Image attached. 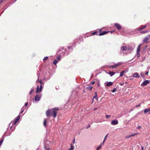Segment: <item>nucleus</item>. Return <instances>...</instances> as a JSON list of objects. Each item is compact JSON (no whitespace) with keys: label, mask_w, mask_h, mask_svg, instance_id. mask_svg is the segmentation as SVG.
Wrapping results in <instances>:
<instances>
[{"label":"nucleus","mask_w":150,"mask_h":150,"mask_svg":"<svg viewBox=\"0 0 150 150\" xmlns=\"http://www.w3.org/2000/svg\"><path fill=\"white\" fill-rule=\"evenodd\" d=\"M42 85H40V88H39V86H38L37 87V89L36 93H37L38 92H41L42 91Z\"/></svg>","instance_id":"5"},{"label":"nucleus","mask_w":150,"mask_h":150,"mask_svg":"<svg viewBox=\"0 0 150 150\" xmlns=\"http://www.w3.org/2000/svg\"><path fill=\"white\" fill-rule=\"evenodd\" d=\"M105 83L107 86H112L113 85V83L112 82L106 81Z\"/></svg>","instance_id":"10"},{"label":"nucleus","mask_w":150,"mask_h":150,"mask_svg":"<svg viewBox=\"0 0 150 150\" xmlns=\"http://www.w3.org/2000/svg\"><path fill=\"white\" fill-rule=\"evenodd\" d=\"M147 24H146L144 25L142 27H139V28H136V30H139V31L142 30L145 28L147 26Z\"/></svg>","instance_id":"11"},{"label":"nucleus","mask_w":150,"mask_h":150,"mask_svg":"<svg viewBox=\"0 0 150 150\" xmlns=\"http://www.w3.org/2000/svg\"><path fill=\"white\" fill-rule=\"evenodd\" d=\"M95 95H97V92L96 91H95Z\"/></svg>","instance_id":"53"},{"label":"nucleus","mask_w":150,"mask_h":150,"mask_svg":"<svg viewBox=\"0 0 150 150\" xmlns=\"http://www.w3.org/2000/svg\"><path fill=\"white\" fill-rule=\"evenodd\" d=\"M59 110V108L58 107H55L51 110V111L52 112V116L53 115L54 118L55 117L57 116V112L55 111H58Z\"/></svg>","instance_id":"1"},{"label":"nucleus","mask_w":150,"mask_h":150,"mask_svg":"<svg viewBox=\"0 0 150 150\" xmlns=\"http://www.w3.org/2000/svg\"><path fill=\"white\" fill-rule=\"evenodd\" d=\"M4 139H1V141H0V146H1L3 141Z\"/></svg>","instance_id":"41"},{"label":"nucleus","mask_w":150,"mask_h":150,"mask_svg":"<svg viewBox=\"0 0 150 150\" xmlns=\"http://www.w3.org/2000/svg\"><path fill=\"white\" fill-rule=\"evenodd\" d=\"M149 83H150V80H146L145 81H144L141 84V86H145L147 85Z\"/></svg>","instance_id":"4"},{"label":"nucleus","mask_w":150,"mask_h":150,"mask_svg":"<svg viewBox=\"0 0 150 150\" xmlns=\"http://www.w3.org/2000/svg\"><path fill=\"white\" fill-rule=\"evenodd\" d=\"M99 85H100V84H98V86H99Z\"/></svg>","instance_id":"62"},{"label":"nucleus","mask_w":150,"mask_h":150,"mask_svg":"<svg viewBox=\"0 0 150 150\" xmlns=\"http://www.w3.org/2000/svg\"><path fill=\"white\" fill-rule=\"evenodd\" d=\"M37 81L38 82H39L40 83V85H42V82L41 79H40V80L39 79V76L38 77V80Z\"/></svg>","instance_id":"29"},{"label":"nucleus","mask_w":150,"mask_h":150,"mask_svg":"<svg viewBox=\"0 0 150 150\" xmlns=\"http://www.w3.org/2000/svg\"><path fill=\"white\" fill-rule=\"evenodd\" d=\"M133 77L134 78H139L140 77V75L137 73H135L134 74Z\"/></svg>","instance_id":"13"},{"label":"nucleus","mask_w":150,"mask_h":150,"mask_svg":"<svg viewBox=\"0 0 150 150\" xmlns=\"http://www.w3.org/2000/svg\"><path fill=\"white\" fill-rule=\"evenodd\" d=\"M115 73L113 71H109L108 72V74L110 75V76H112L115 74Z\"/></svg>","instance_id":"17"},{"label":"nucleus","mask_w":150,"mask_h":150,"mask_svg":"<svg viewBox=\"0 0 150 150\" xmlns=\"http://www.w3.org/2000/svg\"><path fill=\"white\" fill-rule=\"evenodd\" d=\"M111 117V115H106L105 116V117L107 118H108Z\"/></svg>","instance_id":"37"},{"label":"nucleus","mask_w":150,"mask_h":150,"mask_svg":"<svg viewBox=\"0 0 150 150\" xmlns=\"http://www.w3.org/2000/svg\"><path fill=\"white\" fill-rule=\"evenodd\" d=\"M149 40V38L148 37L145 38H144L143 40V42H147Z\"/></svg>","instance_id":"25"},{"label":"nucleus","mask_w":150,"mask_h":150,"mask_svg":"<svg viewBox=\"0 0 150 150\" xmlns=\"http://www.w3.org/2000/svg\"><path fill=\"white\" fill-rule=\"evenodd\" d=\"M141 45V44H140L138 46L137 49V52H140V50H141V48H140Z\"/></svg>","instance_id":"16"},{"label":"nucleus","mask_w":150,"mask_h":150,"mask_svg":"<svg viewBox=\"0 0 150 150\" xmlns=\"http://www.w3.org/2000/svg\"><path fill=\"white\" fill-rule=\"evenodd\" d=\"M47 120L46 119H45L44 120V122H43V125L45 127H46L47 126Z\"/></svg>","instance_id":"18"},{"label":"nucleus","mask_w":150,"mask_h":150,"mask_svg":"<svg viewBox=\"0 0 150 150\" xmlns=\"http://www.w3.org/2000/svg\"><path fill=\"white\" fill-rule=\"evenodd\" d=\"M74 148V145L72 144H71V148L69 149L68 150H73Z\"/></svg>","instance_id":"20"},{"label":"nucleus","mask_w":150,"mask_h":150,"mask_svg":"<svg viewBox=\"0 0 150 150\" xmlns=\"http://www.w3.org/2000/svg\"><path fill=\"white\" fill-rule=\"evenodd\" d=\"M75 139H74L73 141V143L74 144V143H75Z\"/></svg>","instance_id":"52"},{"label":"nucleus","mask_w":150,"mask_h":150,"mask_svg":"<svg viewBox=\"0 0 150 150\" xmlns=\"http://www.w3.org/2000/svg\"><path fill=\"white\" fill-rule=\"evenodd\" d=\"M99 85H100V84H98V86H99Z\"/></svg>","instance_id":"61"},{"label":"nucleus","mask_w":150,"mask_h":150,"mask_svg":"<svg viewBox=\"0 0 150 150\" xmlns=\"http://www.w3.org/2000/svg\"><path fill=\"white\" fill-rule=\"evenodd\" d=\"M93 98L96 99V100H97L98 99V97H97V95L94 96L93 97Z\"/></svg>","instance_id":"35"},{"label":"nucleus","mask_w":150,"mask_h":150,"mask_svg":"<svg viewBox=\"0 0 150 150\" xmlns=\"http://www.w3.org/2000/svg\"><path fill=\"white\" fill-rule=\"evenodd\" d=\"M20 118V115H18L17 117L15 119V121L12 123L13 124L15 125L18 122Z\"/></svg>","instance_id":"8"},{"label":"nucleus","mask_w":150,"mask_h":150,"mask_svg":"<svg viewBox=\"0 0 150 150\" xmlns=\"http://www.w3.org/2000/svg\"><path fill=\"white\" fill-rule=\"evenodd\" d=\"M52 113L51 110H50L49 109L46 112V115L47 117H51L52 116Z\"/></svg>","instance_id":"6"},{"label":"nucleus","mask_w":150,"mask_h":150,"mask_svg":"<svg viewBox=\"0 0 150 150\" xmlns=\"http://www.w3.org/2000/svg\"><path fill=\"white\" fill-rule=\"evenodd\" d=\"M146 48H147V46H145L144 47V50H145L146 49Z\"/></svg>","instance_id":"49"},{"label":"nucleus","mask_w":150,"mask_h":150,"mask_svg":"<svg viewBox=\"0 0 150 150\" xmlns=\"http://www.w3.org/2000/svg\"><path fill=\"white\" fill-rule=\"evenodd\" d=\"M63 50V51H62V52H64V49H63V48H62V50Z\"/></svg>","instance_id":"58"},{"label":"nucleus","mask_w":150,"mask_h":150,"mask_svg":"<svg viewBox=\"0 0 150 150\" xmlns=\"http://www.w3.org/2000/svg\"><path fill=\"white\" fill-rule=\"evenodd\" d=\"M57 62V60H56V59H55L53 61V63L54 64L56 65Z\"/></svg>","instance_id":"30"},{"label":"nucleus","mask_w":150,"mask_h":150,"mask_svg":"<svg viewBox=\"0 0 150 150\" xmlns=\"http://www.w3.org/2000/svg\"><path fill=\"white\" fill-rule=\"evenodd\" d=\"M148 31L147 30L142 31L140 32V33L142 34L145 33H147Z\"/></svg>","instance_id":"27"},{"label":"nucleus","mask_w":150,"mask_h":150,"mask_svg":"<svg viewBox=\"0 0 150 150\" xmlns=\"http://www.w3.org/2000/svg\"><path fill=\"white\" fill-rule=\"evenodd\" d=\"M145 58L146 57L145 56L142 57L141 59L139 61H140L141 62H142L143 61H144L145 60Z\"/></svg>","instance_id":"24"},{"label":"nucleus","mask_w":150,"mask_h":150,"mask_svg":"<svg viewBox=\"0 0 150 150\" xmlns=\"http://www.w3.org/2000/svg\"><path fill=\"white\" fill-rule=\"evenodd\" d=\"M97 108H94V110H97Z\"/></svg>","instance_id":"55"},{"label":"nucleus","mask_w":150,"mask_h":150,"mask_svg":"<svg viewBox=\"0 0 150 150\" xmlns=\"http://www.w3.org/2000/svg\"><path fill=\"white\" fill-rule=\"evenodd\" d=\"M120 85L121 86H123L124 85V83H120Z\"/></svg>","instance_id":"45"},{"label":"nucleus","mask_w":150,"mask_h":150,"mask_svg":"<svg viewBox=\"0 0 150 150\" xmlns=\"http://www.w3.org/2000/svg\"><path fill=\"white\" fill-rule=\"evenodd\" d=\"M122 64V62H118L114 65L109 66V67L111 69H115L116 67L121 65Z\"/></svg>","instance_id":"2"},{"label":"nucleus","mask_w":150,"mask_h":150,"mask_svg":"<svg viewBox=\"0 0 150 150\" xmlns=\"http://www.w3.org/2000/svg\"><path fill=\"white\" fill-rule=\"evenodd\" d=\"M3 0H1V2H0V3Z\"/></svg>","instance_id":"60"},{"label":"nucleus","mask_w":150,"mask_h":150,"mask_svg":"<svg viewBox=\"0 0 150 150\" xmlns=\"http://www.w3.org/2000/svg\"><path fill=\"white\" fill-rule=\"evenodd\" d=\"M115 26L116 27L117 29L118 30H120L121 29V26L117 23H115Z\"/></svg>","instance_id":"9"},{"label":"nucleus","mask_w":150,"mask_h":150,"mask_svg":"<svg viewBox=\"0 0 150 150\" xmlns=\"http://www.w3.org/2000/svg\"><path fill=\"white\" fill-rule=\"evenodd\" d=\"M142 150H143V146H141Z\"/></svg>","instance_id":"56"},{"label":"nucleus","mask_w":150,"mask_h":150,"mask_svg":"<svg viewBox=\"0 0 150 150\" xmlns=\"http://www.w3.org/2000/svg\"><path fill=\"white\" fill-rule=\"evenodd\" d=\"M57 59L58 60H60V55L58 56L57 57Z\"/></svg>","instance_id":"39"},{"label":"nucleus","mask_w":150,"mask_h":150,"mask_svg":"<svg viewBox=\"0 0 150 150\" xmlns=\"http://www.w3.org/2000/svg\"><path fill=\"white\" fill-rule=\"evenodd\" d=\"M141 76L144 78H145V76L144 74L143 73H141Z\"/></svg>","instance_id":"33"},{"label":"nucleus","mask_w":150,"mask_h":150,"mask_svg":"<svg viewBox=\"0 0 150 150\" xmlns=\"http://www.w3.org/2000/svg\"><path fill=\"white\" fill-rule=\"evenodd\" d=\"M136 134H137L136 133H134V134H130V135L131 136V137H132L134 136Z\"/></svg>","instance_id":"38"},{"label":"nucleus","mask_w":150,"mask_h":150,"mask_svg":"<svg viewBox=\"0 0 150 150\" xmlns=\"http://www.w3.org/2000/svg\"><path fill=\"white\" fill-rule=\"evenodd\" d=\"M150 111V108L146 109L144 110V113H146Z\"/></svg>","instance_id":"19"},{"label":"nucleus","mask_w":150,"mask_h":150,"mask_svg":"<svg viewBox=\"0 0 150 150\" xmlns=\"http://www.w3.org/2000/svg\"><path fill=\"white\" fill-rule=\"evenodd\" d=\"M127 50H133L134 47H132L131 46L128 45L127 47Z\"/></svg>","instance_id":"14"},{"label":"nucleus","mask_w":150,"mask_h":150,"mask_svg":"<svg viewBox=\"0 0 150 150\" xmlns=\"http://www.w3.org/2000/svg\"><path fill=\"white\" fill-rule=\"evenodd\" d=\"M116 91V88H114L112 91L111 92L112 93H114Z\"/></svg>","instance_id":"36"},{"label":"nucleus","mask_w":150,"mask_h":150,"mask_svg":"<svg viewBox=\"0 0 150 150\" xmlns=\"http://www.w3.org/2000/svg\"><path fill=\"white\" fill-rule=\"evenodd\" d=\"M45 150H49V148H45Z\"/></svg>","instance_id":"51"},{"label":"nucleus","mask_w":150,"mask_h":150,"mask_svg":"<svg viewBox=\"0 0 150 150\" xmlns=\"http://www.w3.org/2000/svg\"><path fill=\"white\" fill-rule=\"evenodd\" d=\"M28 102H27L25 103V106H27L28 105Z\"/></svg>","instance_id":"44"},{"label":"nucleus","mask_w":150,"mask_h":150,"mask_svg":"<svg viewBox=\"0 0 150 150\" xmlns=\"http://www.w3.org/2000/svg\"><path fill=\"white\" fill-rule=\"evenodd\" d=\"M33 90H34V88H31L30 91L29 93L30 95L32 93L33 91Z\"/></svg>","instance_id":"32"},{"label":"nucleus","mask_w":150,"mask_h":150,"mask_svg":"<svg viewBox=\"0 0 150 150\" xmlns=\"http://www.w3.org/2000/svg\"><path fill=\"white\" fill-rule=\"evenodd\" d=\"M125 73H126V71H122V72H121L120 73V77L122 76Z\"/></svg>","instance_id":"21"},{"label":"nucleus","mask_w":150,"mask_h":150,"mask_svg":"<svg viewBox=\"0 0 150 150\" xmlns=\"http://www.w3.org/2000/svg\"><path fill=\"white\" fill-rule=\"evenodd\" d=\"M140 104H139V105H136V107H139V106H140Z\"/></svg>","instance_id":"50"},{"label":"nucleus","mask_w":150,"mask_h":150,"mask_svg":"<svg viewBox=\"0 0 150 150\" xmlns=\"http://www.w3.org/2000/svg\"><path fill=\"white\" fill-rule=\"evenodd\" d=\"M108 134L106 135V136H105V137L104 138V140L103 141V144L104 142H105V141L106 140L107 137H108Z\"/></svg>","instance_id":"31"},{"label":"nucleus","mask_w":150,"mask_h":150,"mask_svg":"<svg viewBox=\"0 0 150 150\" xmlns=\"http://www.w3.org/2000/svg\"><path fill=\"white\" fill-rule=\"evenodd\" d=\"M21 111L20 113V114H21V113H22L23 111H24V110L22 108H21Z\"/></svg>","instance_id":"43"},{"label":"nucleus","mask_w":150,"mask_h":150,"mask_svg":"<svg viewBox=\"0 0 150 150\" xmlns=\"http://www.w3.org/2000/svg\"><path fill=\"white\" fill-rule=\"evenodd\" d=\"M148 73H149V72H148V71H146V73H145V75H147V74H148Z\"/></svg>","instance_id":"47"},{"label":"nucleus","mask_w":150,"mask_h":150,"mask_svg":"<svg viewBox=\"0 0 150 150\" xmlns=\"http://www.w3.org/2000/svg\"><path fill=\"white\" fill-rule=\"evenodd\" d=\"M92 88L93 87L92 86H88V87H87L86 88V89H87V90H88L89 91H91L92 90Z\"/></svg>","instance_id":"23"},{"label":"nucleus","mask_w":150,"mask_h":150,"mask_svg":"<svg viewBox=\"0 0 150 150\" xmlns=\"http://www.w3.org/2000/svg\"><path fill=\"white\" fill-rule=\"evenodd\" d=\"M68 49L69 50V52H71L72 51V48L71 46H68L67 47Z\"/></svg>","instance_id":"26"},{"label":"nucleus","mask_w":150,"mask_h":150,"mask_svg":"<svg viewBox=\"0 0 150 150\" xmlns=\"http://www.w3.org/2000/svg\"><path fill=\"white\" fill-rule=\"evenodd\" d=\"M67 49H65L64 50L65 52H67Z\"/></svg>","instance_id":"54"},{"label":"nucleus","mask_w":150,"mask_h":150,"mask_svg":"<svg viewBox=\"0 0 150 150\" xmlns=\"http://www.w3.org/2000/svg\"><path fill=\"white\" fill-rule=\"evenodd\" d=\"M109 32L106 31H103L102 33H99L98 35L99 36H101L103 35H105L107 33Z\"/></svg>","instance_id":"12"},{"label":"nucleus","mask_w":150,"mask_h":150,"mask_svg":"<svg viewBox=\"0 0 150 150\" xmlns=\"http://www.w3.org/2000/svg\"><path fill=\"white\" fill-rule=\"evenodd\" d=\"M141 128V127L140 126H138L137 127V128L138 129H140Z\"/></svg>","instance_id":"46"},{"label":"nucleus","mask_w":150,"mask_h":150,"mask_svg":"<svg viewBox=\"0 0 150 150\" xmlns=\"http://www.w3.org/2000/svg\"><path fill=\"white\" fill-rule=\"evenodd\" d=\"M140 52H137V57H140Z\"/></svg>","instance_id":"34"},{"label":"nucleus","mask_w":150,"mask_h":150,"mask_svg":"<svg viewBox=\"0 0 150 150\" xmlns=\"http://www.w3.org/2000/svg\"><path fill=\"white\" fill-rule=\"evenodd\" d=\"M48 58V57H45L43 59V61H45Z\"/></svg>","instance_id":"40"},{"label":"nucleus","mask_w":150,"mask_h":150,"mask_svg":"<svg viewBox=\"0 0 150 150\" xmlns=\"http://www.w3.org/2000/svg\"><path fill=\"white\" fill-rule=\"evenodd\" d=\"M121 49L123 51H126L127 50V47L126 46H123L121 47Z\"/></svg>","instance_id":"15"},{"label":"nucleus","mask_w":150,"mask_h":150,"mask_svg":"<svg viewBox=\"0 0 150 150\" xmlns=\"http://www.w3.org/2000/svg\"><path fill=\"white\" fill-rule=\"evenodd\" d=\"M69 54V53L67 52V55Z\"/></svg>","instance_id":"59"},{"label":"nucleus","mask_w":150,"mask_h":150,"mask_svg":"<svg viewBox=\"0 0 150 150\" xmlns=\"http://www.w3.org/2000/svg\"><path fill=\"white\" fill-rule=\"evenodd\" d=\"M94 83H95L94 81L92 82H91V84H94Z\"/></svg>","instance_id":"57"},{"label":"nucleus","mask_w":150,"mask_h":150,"mask_svg":"<svg viewBox=\"0 0 150 150\" xmlns=\"http://www.w3.org/2000/svg\"><path fill=\"white\" fill-rule=\"evenodd\" d=\"M149 114H150V112L149 113Z\"/></svg>","instance_id":"64"},{"label":"nucleus","mask_w":150,"mask_h":150,"mask_svg":"<svg viewBox=\"0 0 150 150\" xmlns=\"http://www.w3.org/2000/svg\"><path fill=\"white\" fill-rule=\"evenodd\" d=\"M102 147V144H101L97 148L96 150H98Z\"/></svg>","instance_id":"28"},{"label":"nucleus","mask_w":150,"mask_h":150,"mask_svg":"<svg viewBox=\"0 0 150 150\" xmlns=\"http://www.w3.org/2000/svg\"><path fill=\"white\" fill-rule=\"evenodd\" d=\"M130 137H131L130 134L126 137V138H127V139L129 138Z\"/></svg>","instance_id":"42"},{"label":"nucleus","mask_w":150,"mask_h":150,"mask_svg":"<svg viewBox=\"0 0 150 150\" xmlns=\"http://www.w3.org/2000/svg\"><path fill=\"white\" fill-rule=\"evenodd\" d=\"M149 36L150 37V34L149 35Z\"/></svg>","instance_id":"63"},{"label":"nucleus","mask_w":150,"mask_h":150,"mask_svg":"<svg viewBox=\"0 0 150 150\" xmlns=\"http://www.w3.org/2000/svg\"><path fill=\"white\" fill-rule=\"evenodd\" d=\"M90 127V125H89L86 128V129H88V128H89Z\"/></svg>","instance_id":"48"},{"label":"nucleus","mask_w":150,"mask_h":150,"mask_svg":"<svg viewBox=\"0 0 150 150\" xmlns=\"http://www.w3.org/2000/svg\"><path fill=\"white\" fill-rule=\"evenodd\" d=\"M99 33L98 32V31H96V32H94L92 33H91V34L92 35H98Z\"/></svg>","instance_id":"22"},{"label":"nucleus","mask_w":150,"mask_h":150,"mask_svg":"<svg viewBox=\"0 0 150 150\" xmlns=\"http://www.w3.org/2000/svg\"><path fill=\"white\" fill-rule=\"evenodd\" d=\"M118 123V121L117 120H112L111 122V124L112 125H116Z\"/></svg>","instance_id":"7"},{"label":"nucleus","mask_w":150,"mask_h":150,"mask_svg":"<svg viewBox=\"0 0 150 150\" xmlns=\"http://www.w3.org/2000/svg\"><path fill=\"white\" fill-rule=\"evenodd\" d=\"M41 97V94L40 95H36L34 98L35 101H39V100H40Z\"/></svg>","instance_id":"3"}]
</instances>
